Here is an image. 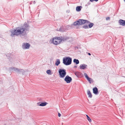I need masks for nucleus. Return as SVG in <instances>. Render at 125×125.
Instances as JSON below:
<instances>
[{
	"mask_svg": "<svg viewBox=\"0 0 125 125\" xmlns=\"http://www.w3.org/2000/svg\"><path fill=\"white\" fill-rule=\"evenodd\" d=\"M99 0H90V1L91 2H93V1H94L96 2L97 1Z\"/></svg>",
	"mask_w": 125,
	"mask_h": 125,
	"instance_id": "nucleus-27",
	"label": "nucleus"
},
{
	"mask_svg": "<svg viewBox=\"0 0 125 125\" xmlns=\"http://www.w3.org/2000/svg\"><path fill=\"white\" fill-rule=\"evenodd\" d=\"M17 72L19 73H20L21 72H22V74L23 75L24 73V70H23L19 69H18V70H17Z\"/></svg>",
	"mask_w": 125,
	"mask_h": 125,
	"instance_id": "nucleus-18",
	"label": "nucleus"
},
{
	"mask_svg": "<svg viewBox=\"0 0 125 125\" xmlns=\"http://www.w3.org/2000/svg\"><path fill=\"white\" fill-rule=\"evenodd\" d=\"M30 45V44L29 43H24L22 44V48L24 49H28L29 48Z\"/></svg>",
	"mask_w": 125,
	"mask_h": 125,
	"instance_id": "nucleus-6",
	"label": "nucleus"
},
{
	"mask_svg": "<svg viewBox=\"0 0 125 125\" xmlns=\"http://www.w3.org/2000/svg\"><path fill=\"white\" fill-rule=\"evenodd\" d=\"M88 55H91V54L90 53H88Z\"/></svg>",
	"mask_w": 125,
	"mask_h": 125,
	"instance_id": "nucleus-32",
	"label": "nucleus"
},
{
	"mask_svg": "<svg viewBox=\"0 0 125 125\" xmlns=\"http://www.w3.org/2000/svg\"><path fill=\"white\" fill-rule=\"evenodd\" d=\"M51 70H47L46 71L47 73L49 74H51Z\"/></svg>",
	"mask_w": 125,
	"mask_h": 125,
	"instance_id": "nucleus-26",
	"label": "nucleus"
},
{
	"mask_svg": "<svg viewBox=\"0 0 125 125\" xmlns=\"http://www.w3.org/2000/svg\"><path fill=\"white\" fill-rule=\"evenodd\" d=\"M59 40L61 42L62 41H64L66 40V39L64 37H59Z\"/></svg>",
	"mask_w": 125,
	"mask_h": 125,
	"instance_id": "nucleus-20",
	"label": "nucleus"
},
{
	"mask_svg": "<svg viewBox=\"0 0 125 125\" xmlns=\"http://www.w3.org/2000/svg\"><path fill=\"white\" fill-rule=\"evenodd\" d=\"M119 23L120 25L125 26V20L120 19L119 21Z\"/></svg>",
	"mask_w": 125,
	"mask_h": 125,
	"instance_id": "nucleus-12",
	"label": "nucleus"
},
{
	"mask_svg": "<svg viewBox=\"0 0 125 125\" xmlns=\"http://www.w3.org/2000/svg\"><path fill=\"white\" fill-rule=\"evenodd\" d=\"M9 70L10 71L13 72V71H14L17 72V70H18V68L14 67H10L9 68Z\"/></svg>",
	"mask_w": 125,
	"mask_h": 125,
	"instance_id": "nucleus-9",
	"label": "nucleus"
},
{
	"mask_svg": "<svg viewBox=\"0 0 125 125\" xmlns=\"http://www.w3.org/2000/svg\"><path fill=\"white\" fill-rule=\"evenodd\" d=\"M48 103L46 102H39L37 103V105L41 106H44L46 105Z\"/></svg>",
	"mask_w": 125,
	"mask_h": 125,
	"instance_id": "nucleus-11",
	"label": "nucleus"
},
{
	"mask_svg": "<svg viewBox=\"0 0 125 125\" xmlns=\"http://www.w3.org/2000/svg\"><path fill=\"white\" fill-rule=\"evenodd\" d=\"M110 19V17H106V19L107 20H109Z\"/></svg>",
	"mask_w": 125,
	"mask_h": 125,
	"instance_id": "nucleus-28",
	"label": "nucleus"
},
{
	"mask_svg": "<svg viewBox=\"0 0 125 125\" xmlns=\"http://www.w3.org/2000/svg\"><path fill=\"white\" fill-rule=\"evenodd\" d=\"M84 75L85 78L87 79V80L90 83H93V80L92 78H89L88 75H87V73H84Z\"/></svg>",
	"mask_w": 125,
	"mask_h": 125,
	"instance_id": "nucleus-8",
	"label": "nucleus"
},
{
	"mask_svg": "<svg viewBox=\"0 0 125 125\" xmlns=\"http://www.w3.org/2000/svg\"><path fill=\"white\" fill-rule=\"evenodd\" d=\"M83 28H84L85 29H88V27L87 25H84L83 26Z\"/></svg>",
	"mask_w": 125,
	"mask_h": 125,
	"instance_id": "nucleus-25",
	"label": "nucleus"
},
{
	"mask_svg": "<svg viewBox=\"0 0 125 125\" xmlns=\"http://www.w3.org/2000/svg\"><path fill=\"white\" fill-rule=\"evenodd\" d=\"M88 23V27L89 28H92L94 25V24L93 23L90 22L87 20L83 19H79L76 21L74 22L73 24L75 26H79L85 23Z\"/></svg>",
	"mask_w": 125,
	"mask_h": 125,
	"instance_id": "nucleus-2",
	"label": "nucleus"
},
{
	"mask_svg": "<svg viewBox=\"0 0 125 125\" xmlns=\"http://www.w3.org/2000/svg\"><path fill=\"white\" fill-rule=\"evenodd\" d=\"M93 93L96 94H98V89L97 88L95 87L93 89Z\"/></svg>",
	"mask_w": 125,
	"mask_h": 125,
	"instance_id": "nucleus-14",
	"label": "nucleus"
},
{
	"mask_svg": "<svg viewBox=\"0 0 125 125\" xmlns=\"http://www.w3.org/2000/svg\"><path fill=\"white\" fill-rule=\"evenodd\" d=\"M124 1L125 2V0H124Z\"/></svg>",
	"mask_w": 125,
	"mask_h": 125,
	"instance_id": "nucleus-35",
	"label": "nucleus"
},
{
	"mask_svg": "<svg viewBox=\"0 0 125 125\" xmlns=\"http://www.w3.org/2000/svg\"><path fill=\"white\" fill-rule=\"evenodd\" d=\"M75 74L78 77L80 78L82 77L83 75L82 73L79 72H75Z\"/></svg>",
	"mask_w": 125,
	"mask_h": 125,
	"instance_id": "nucleus-13",
	"label": "nucleus"
},
{
	"mask_svg": "<svg viewBox=\"0 0 125 125\" xmlns=\"http://www.w3.org/2000/svg\"><path fill=\"white\" fill-rule=\"evenodd\" d=\"M59 73L60 77L63 78L65 76L66 73L65 69H60L59 70Z\"/></svg>",
	"mask_w": 125,
	"mask_h": 125,
	"instance_id": "nucleus-5",
	"label": "nucleus"
},
{
	"mask_svg": "<svg viewBox=\"0 0 125 125\" xmlns=\"http://www.w3.org/2000/svg\"><path fill=\"white\" fill-rule=\"evenodd\" d=\"M87 66V65L84 64H83L81 65L80 67V69L84 70L86 68Z\"/></svg>",
	"mask_w": 125,
	"mask_h": 125,
	"instance_id": "nucleus-16",
	"label": "nucleus"
},
{
	"mask_svg": "<svg viewBox=\"0 0 125 125\" xmlns=\"http://www.w3.org/2000/svg\"><path fill=\"white\" fill-rule=\"evenodd\" d=\"M32 1H31V2H30V4H32Z\"/></svg>",
	"mask_w": 125,
	"mask_h": 125,
	"instance_id": "nucleus-34",
	"label": "nucleus"
},
{
	"mask_svg": "<svg viewBox=\"0 0 125 125\" xmlns=\"http://www.w3.org/2000/svg\"><path fill=\"white\" fill-rule=\"evenodd\" d=\"M58 116L59 117H60L61 115V114L59 113H58Z\"/></svg>",
	"mask_w": 125,
	"mask_h": 125,
	"instance_id": "nucleus-29",
	"label": "nucleus"
},
{
	"mask_svg": "<svg viewBox=\"0 0 125 125\" xmlns=\"http://www.w3.org/2000/svg\"><path fill=\"white\" fill-rule=\"evenodd\" d=\"M82 7L81 6H78L76 8V10L77 11H80Z\"/></svg>",
	"mask_w": 125,
	"mask_h": 125,
	"instance_id": "nucleus-17",
	"label": "nucleus"
},
{
	"mask_svg": "<svg viewBox=\"0 0 125 125\" xmlns=\"http://www.w3.org/2000/svg\"><path fill=\"white\" fill-rule=\"evenodd\" d=\"M29 29V25L27 23H25L23 26L18 27L16 29L11 30L10 36L13 37L15 35H20L21 38H23L27 35Z\"/></svg>",
	"mask_w": 125,
	"mask_h": 125,
	"instance_id": "nucleus-1",
	"label": "nucleus"
},
{
	"mask_svg": "<svg viewBox=\"0 0 125 125\" xmlns=\"http://www.w3.org/2000/svg\"><path fill=\"white\" fill-rule=\"evenodd\" d=\"M2 37V35L0 34V37L1 38Z\"/></svg>",
	"mask_w": 125,
	"mask_h": 125,
	"instance_id": "nucleus-33",
	"label": "nucleus"
},
{
	"mask_svg": "<svg viewBox=\"0 0 125 125\" xmlns=\"http://www.w3.org/2000/svg\"><path fill=\"white\" fill-rule=\"evenodd\" d=\"M9 70L10 71L13 72V71H14L17 72V70H18V68L14 67H10L9 68Z\"/></svg>",
	"mask_w": 125,
	"mask_h": 125,
	"instance_id": "nucleus-10",
	"label": "nucleus"
},
{
	"mask_svg": "<svg viewBox=\"0 0 125 125\" xmlns=\"http://www.w3.org/2000/svg\"><path fill=\"white\" fill-rule=\"evenodd\" d=\"M86 116L87 117V119L90 122H91L92 121L90 117L87 115H86Z\"/></svg>",
	"mask_w": 125,
	"mask_h": 125,
	"instance_id": "nucleus-23",
	"label": "nucleus"
},
{
	"mask_svg": "<svg viewBox=\"0 0 125 125\" xmlns=\"http://www.w3.org/2000/svg\"><path fill=\"white\" fill-rule=\"evenodd\" d=\"M32 2L34 4H35L36 3L35 1H32Z\"/></svg>",
	"mask_w": 125,
	"mask_h": 125,
	"instance_id": "nucleus-30",
	"label": "nucleus"
},
{
	"mask_svg": "<svg viewBox=\"0 0 125 125\" xmlns=\"http://www.w3.org/2000/svg\"><path fill=\"white\" fill-rule=\"evenodd\" d=\"M72 80L71 77L68 75L66 76L64 79V80L68 83H70L72 81Z\"/></svg>",
	"mask_w": 125,
	"mask_h": 125,
	"instance_id": "nucleus-7",
	"label": "nucleus"
},
{
	"mask_svg": "<svg viewBox=\"0 0 125 125\" xmlns=\"http://www.w3.org/2000/svg\"><path fill=\"white\" fill-rule=\"evenodd\" d=\"M11 54L10 53L6 55V56L9 59H10V57H11Z\"/></svg>",
	"mask_w": 125,
	"mask_h": 125,
	"instance_id": "nucleus-24",
	"label": "nucleus"
},
{
	"mask_svg": "<svg viewBox=\"0 0 125 125\" xmlns=\"http://www.w3.org/2000/svg\"><path fill=\"white\" fill-rule=\"evenodd\" d=\"M66 29L65 26H62L60 28L59 30H57V31H58L61 32L64 31Z\"/></svg>",
	"mask_w": 125,
	"mask_h": 125,
	"instance_id": "nucleus-15",
	"label": "nucleus"
},
{
	"mask_svg": "<svg viewBox=\"0 0 125 125\" xmlns=\"http://www.w3.org/2000/svg\"><path fill=\"white\" fill-rule=\"evenodd\" d=\"M60 63V60L59 59L56 60V62L55 63V65L57 66H58Z\"/></svg>",
	"mask_w": 125,
	"mask_h": 125,
	"instance_id": "nucleus-22",
	"label": "nucleus"
},
{
	"mask_svg": "<svg viewBox=\"0 0 125 125\" xmlns=\"http://www.w3.org/2000/svg\"><path fill=\"white\" fill-rule=\"evenodd\" d=\"M73 62L75 63L76 64H77L79 63V61L78 59H74L73 60Z\"/></svg>",
	"mask_w": 125,
	"mask_h": 125,
	"instance_id": "nucleus-21",
	"label": "nucleus"
},
{
	"mask_svg": "<svg viewBox=\"0 0 125 125\" xmlns=\"http://www.w3.org/2000/svg\"><path fill=\"white\" fill-rule=\"evenodd\" d=\"M74 68H77V66H74Z\"/></svg>",
	"mask_w": 125,
	"mask_h": 125,
	"instance_id": "nucleus-31",
	"label": "nucleus"
},
{
	"mask_svg": "<svg viewBox=\"0 0 125 125\" xmlns=\"http://www.w3.org/2000/svg\"><path fill=\"white\" fill-rule=\"evenodd\" d=\"M59 38V37H56L53 38L52 39L50 40V42L51 43H53L54 44L56 45L59 44L61 42L60 41Z\"/></svg>",
	"mask_w": 125,
	"mask_h": 125,
	"instance_id": "nucleus-4",
	"label": "nucleus"
},
{
	"mask_svg": "<svg viewBox=\"0 0 125 125\" xmlns=\"http://www.w3.org/2000/svg\"><path fill=\"white\" fill-rule=\"evenodd\" d=\"M72 62V58L69 57L63 58V63L65 65H68L71 64Z\"/></svg>",
	"mask_w": 125,
	"mask_h": 125,
	"instance_id": "nucleus-3",
	"label": "nucleus"
},
{
	"mask_svg": "<svg viewBox=\"0 0 125 125\" xmlns=\"http://www.w3.org/2000/svg\"><path fill=\"white\" fill-rule=\"evenodd\" d=\"M87 94L88 95V97L90 98H92V95L90 92V91L89 90H88L87 92Z\"/></svg>",
	"mask_w": 125,
	"mask_h": 125,
	"instance_id": "nucleus-19",
	"label": "nucleus"
}]
</instances>
